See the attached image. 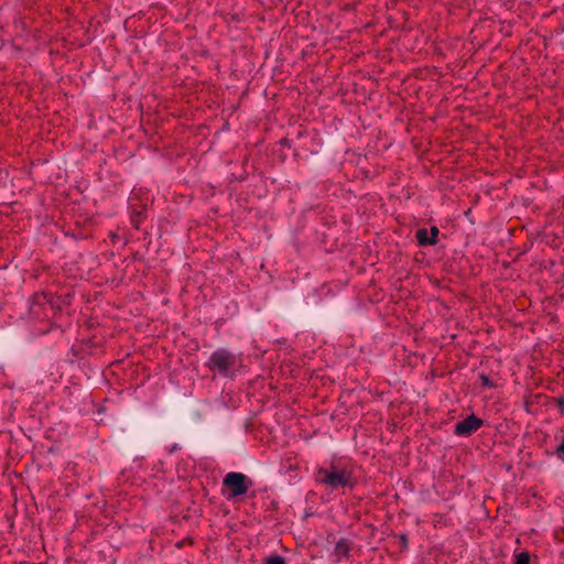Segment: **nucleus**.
Returning a JSON list of instances; mask_svg holds the SVG:
<instances>
[{"label":"nucleus","mask_w":564,"mask_h":564,"mask_svg":"<svg viewBox=\"0 0 564 564\" xmlns=\"http://www.w3.org/2000/svg\"><path fill=\"white\" fill-rule=\"evenodd\" d=\"M484 425V421L470 414L455 424L454 433L457 436H469Z\"/></svg>","instance_id":"obj_5"},{"label":"nucleus","mask_w":564,"mask_h":564,"mask_svg":"<svg viewBox=\"0 0 564 564\" xmlns=\"http://www.w3.org/2000/svg\"><path fill=\"white\" fill-rule=\"evenodd\" d=\"M263 564H286V561L282 555L274 554L267 557Z\"/></svg>","instance_id":"obj_9"},{"label":"nucleus","mask_w":564,"mask_h":564,"mask_svg":"<svg viewBox=\"0 0 564 564\" xmlns=\"http://www.w3.org/2000/svg\"><path fill=\"white\" fill-rule=\"evenodd\" d=\"M557 408L561 410V412H564V398H558L556 400Z\"/></svg>","instance_id":"obj_13"},{"label":"nucleus","mask_w":564,"mask_h":564,"mask_svg":"<svg viewBox=\"0 0 564 564\" xmlns=\"http://www.w3.org/2000/svg\"><path fill=\"white\" fill-rule=\"evenodd\" d=\"M236 365V356L226 348L216 349L206 361V367L210 371L218 372L226 378L234 377Z\"/></svg>","instance_id":"obj_2"},{"label":"nucleus","mask_w":564,"mask_h":564,"mask_svg":"<svg viewBox=\"0 0 564 564\" xmlns=\"http://www.w3.org/2000/svg\"><path fill=\"white\" fill-rule=\"evenodd\" d=\"M479 380L484 388L491 389L496 387L494 381L484 372L479 373Z\"/></svg>","instance_id":"obj_11"},{"label":"nucleus","mask_w":564,"mask_h":564,"mask_svg":"<svg viewBox=\"0 0 564 564\" xmlns=\"http://www.w3.org/2000/svg\"><path fill=\"white\" fill-rule=\"evenodd\" d=\"M61 310L55 299L45 292H39L33 295L30 302V314L39 319L48 318L50 312L55 313Z\"/></svg>","instance_id":"obj_3"},{"label":"nucleus","mask_w":564,"mask_h":564,"mask_svg":"<svg viewBox=\"0 0 564 564\" xmlns=\"http://www.w3.org/2000/svg\"><path fill=\"white\" fill-rule=\"evenodd\" d=\"M143 220V212H134L132 215H131V225L135 228V229H139L140 228V224L142 223Z\"/></svg>","instance_id":"obj_10"},{"label":"nucleus","mask_w":564,"mask_h":564,"mask_svg":"<svg viewBox=\"0 0 564 564\" xmlns=\"http://www.w3.org/2000/svg\"><path fill=\"white\" fill-rule=\"evenodd\" d=\"M399 541L402 550H406L409 546L408 535L402 533L399 535Z\"/></svg>","instance_id":"obj_12"},{"label":"nucleus","mask_w":564,"mask_h":564,"mask_svg":"<svg viewBox=\"0 0 564 564\" xmlns=\"http://www.w3.org/2000/svg\"><path fill=\"white\" fill-rule=\"evenodd\" d=\"M317 484L325 486L330 491L355 487L356 480L352 470L347 467H338L330 464L329 467H319L314 474Z\"/></svg>","instance_id":"obj_1"},{"label":"nucleus","mask_w":564,"mask_h":564,"mask_svg":"<svg viewBox=\"0 0 564 564\" xmlns=\"http://www.w3.org/2000/svg\"><path fill=\"white\" fill-rule=\"evenodd\" d=\"M354 542L347 538H340L334 547L335 562L339 563L343 558H349L352 551Z\"/></svg>","instance_id":"obj_6"},{"label":"nucleus","mask_w":564,"mask_h":564,"mask_svg":"<svg viewBox=\"0 0 564 564\" xmlns=\"http://www.w3.org/2000/svg\"><path fill=\"white\" fill-rule=\"evenodd\" d=\"M431 234H429L427 229L420 228L416 231V240L420 246H434L437 243V237L440 230L436 226H432L430 229Z\"/></svg>","instance_id":"obj_7"},{"label":"nucleus","mask_w":564,"mask_h":564,"mask_svg":"<svg viewBox=\"0 0 564 564\" xmlns=\"http://www.w3.org/2000/svg\"><path fill=\"white\" fill-rule=\"evenodd\" d=\"M513 564H531L530 554L528 552H520L516 554Z\"/></svg>","instance_id":"obj_8"},{"label":"nucleus","mask_w":564,"mask_h":564,"mask_svg":"<svg viewBox=\"0 0 564 564\" xmlns=\"http://www.w3.org/2000/svg\"><path fill=\"white\" fill-rule=\"evenodd\" d=\"M253 485L252 480L242 473L230 471L223 479V486L227 489V498L234 499L243 496Z\"/></svg>","instance_id":"obj_4"}]
</instances>
